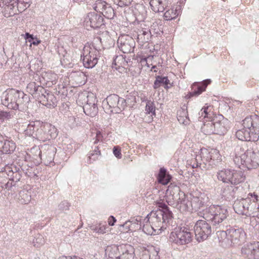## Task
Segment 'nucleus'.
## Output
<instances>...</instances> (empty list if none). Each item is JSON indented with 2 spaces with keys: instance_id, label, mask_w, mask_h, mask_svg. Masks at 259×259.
<instances>
[{
  "instance_id": "a19ab883",
  "label": "nucleus",
  "mask_w": 259,
  "mask_h": 259,
  "mask_svg": "<svg viewBox=\"0 0 259 259\" xmlns=\"http://www.w3.org/2000/svg\"><path fill=\"white\" fill-rule=\"evenodd\" d=\"M201 130L205 135H209L211 134H214L215 129L213 128L212 120L209 121L207 123L204 124L201 127Z\"/></svg>"
},
{
  "instance_id": "4be33fe9",
  "label": "nucleus",
  "mask_w": 259,
  "mask_h": 259,
  "mask_svg": "<svg viewBox=\"0 0 259 259\" xmlns=\"http://www.w3.org/2000/svg\"><path fill=\"white\" fill-rule=\"evenodd\" d=\"M88 98L87 103L83 107V111L87 115L95 117L98 113V107L96 103L97 100L94 96Z\"/></svg>"
},
{
  "instance_id": "a878e982",
  "label": "nucleus",
  "mask_w": 259,
  "mask_h": 259,
  "mask_svg": "<svg viewBox=\"0 0 259 259\" xmlns=\"http://www.w3.org/2000/svg\"><path fill=\"white\" fill-rule=\"evenodd\" d=\"M211 151L209 152L207 149H201L199 154L197 155L195 160L197 162L196 166H200L201 164V161L203 163L206 164L207 162L210 165L211 160Z\"/></svg>"
},
{
  "instance_id": "cd10ccee",
  "label": "nucleus",
  "mask_w": 259,
  "mask_h": 259,
  "mask_svg": "<svg viewBox=\"0 0 259 259\" xmlns=\"http://www.w3.org/2000/svg\"><path fill=\"white\" fill-rule=\"evenodd\" d=\"M167 0H151L150 6L155 12H162L167 7Z\"/></svg>"
},
{
  "instance_id": "0eeeda50",
  "label": "nucleus",
  "mask_w": 259,
  "mask_h": 259,
  "mask_svg": "<svg viewBox=\"0 0 259 259\" xmlns=\"http://www.w3.org/2000/svg\"><path fill=\"white\" fill-rule=\"evenodd\" d=\"M192 235L189 229L186 227L176 228L171 232L169 241L171 244L178 245H186L192 241Z\"/></svg>"
},
{
  "instance_id": "680f3d73",
  "label": "nucleus",
  "mask_w": 259,
  "mask_h": 259,
  "mask_svg": "<svg viewBox=\"0 0 259 259\" xmlns=\"http://www.w3.org/2000/svg\"><path fill=\"white\" fill-rule=\"evenodd\" d=\"M177 119L180 123L183 124L185 125H187V124H189V121H190L188 116L179 117V118H177Z\"/></svg>"
},
{
  "instance_id": "864d4df0",
  "label": "nucleus",
  "mask_w": 259,
  "mask_h": 259,
  "mask_svg": "<svg viewBox=\"0 0 259 259\" xmlns=\"http://www.w3.org/2000/svg\"><path fill=\"white\" fill-rule=\"evenodd\" d=\"M188 116V111L187 110V108L185 106H183V107L181 108L178 111L177 113V118Z\"/></svg>"
},
{
  "instance_id": "412c9836",
  "label": "nucleus",
  "mask_w": 259,
  "mask_h": 259,
  "mask_svg": "<svg viewBox=\"0 0 259 259\" xmlns=\"http://www.w3.org/2000/svg\"><path fill=\"white\" fill-rule=\"evenodd\" d=\"M38 101L41 104L49 108H55L57 105L56 97L47 90L46 93L41 95Z\"/></svg>"
},
{
  "instance_id": "393cba45",
  "label": "nucleus",
  "mask_w": 259,
  "mask_h": 259,
  "mask_svg": "<svg viewBox=\"0 0 259 259\" xmlns=\"http://www.w3.org/2000/svg\"><path fill=\"white\" fill-rule=\"evenodd\" d=\"M211 82L210 79H206L200 83H194L192 85L193 91L189 93L190 96H198L205 90L208 84Z\"/></svg>"
},
{
  "instance_id": "72a5a7b5",
  "label": "nucleus",
  "mask_w": 259,
  "mask_h": 259,
  "mask_svg": "<svg viewBox=\"0 0 259 259\" xmlns=\"http://www.w3.org/2000/svg\"><path fill=\"white\" fill-rule=\"evenodd\" d=\"M171 177L164 168H160L158 176V182L163 184L167 185L170 181Z\"/></svg>"
},
{
  "instance_id": "a211bd4d",
  "label": "nucleus",
  "mask_w": 259,
  "mask_h": 259,
  "mask_svg": "<svg viewBox=\"0 0 259 259\" xmlns=\"http://www.w3.org/2000/svg\"><path fill=\"white\" fill-rule=\"evenodd\" d=\"M85 22L87 25L96 29L104 25L103 16L101 14L93 12L88 14L85 18Z\"/></svg>"
},
{
  "instance_id": "49530a36",
  "label": "nucleus",
  "mask_w": 259,
  "mask_h": 259,
  "mask_svg": "<svg viewBox=\"0 0 259 259\" xmlns=\"http://www.w3.org/2000/svg\"><path fill=\"white\" fill-rule=\"evenodd\" d=\"M42 77L47 82L53 83L56 81V74L51 72H46L42 74Z\"/></svg>"
},
{
  "instance_id": "f257e3e1",
  "label": "nucleus",
  "mask_w": 259,
  "mask_h": 259,
  "mask_svg": "<svg viewBox=\"0 0 259 259\" xmlns=\"http://www.w3.org/2000/svg\"><path fill=\"white\" fill-rule=\"evenodd\" d=\"M166 194L168 204L173 206L181 212L189 211L191 207L197 211L204 205L208 199L204 193H200L198 196L193 195L191 201H189L180 188L174 184H170L168 186Z\"/></svg>"
},
{
  "instance_id": "c85d7f7f",
  "label": "nucleus",
  "mask_w": 259,
  "mask_h": 259,
  "mask_svg": "<svg viewBox=\"0 0 259 259\" xmlns=\"http://www.w3.org/2000/svg\"><path fill=\"white\" fill-rule=\"evenodd\" d=\"M17 199L22 204H28L31 199V191L26 189L21 190L17 196Z\"/></svg>"
},
{
  "instance_id": "79ce46f5",
  "label": "nucleus",
  "mask_w": 259,
  "mask_h": 259,
  "mask_svg": "<svg viewBox=\"0 0 259 259\" xmlns=\"http://www.w3.org/2000/svg\"><path fill=\"white\" fill-rule=\"evenodd\" d=\"M33 90H34V93L31 94V95L34 98L37 100L39 99L41 95L46 93V89L37 83L36 84V88H34Z\"/></svg>"
},
{
  "instance_id": "58836bf2",
  "label": "nucleus",
  "mask_w": 259,
  "mask_h": 259,
  "mask_svg": "<svg viewBox=\"0 0 259 259\" xmlns=\"http://www.w3.org/2000/svg\"><path fill=\"white\" fill-rule=\"evenodd\" d=\"M13 8L17 6L18 11L19 12H22L28 8L30 6L29 2L25 0H17L15 3H12Z\"/></svg>"
},
{
  "instance_id": "dca6fc26",
  "label": "nucleus",
  "mask_w": 259,
  "mask_h": 259,
  "mask_svg": "<svg viewBox=\"0 0 259 259\" xmlns=\"http://www.w3.org/2000/svg\"><path fill=\"white\" fill-rule=\"evenodd\" d=\"M117 44L120 50L125 54L133 52L135 46L134 39L131 36L126 34L119 36Z\"/></svg>"
},
{
  "instance_id": "9b49d317",
  "label": "nucleus",
  "mask_w": 259,
  "mask_h": 259,
  "mask_svg": "<svg viewBox=\"0 0 259 259\" xmlns=\"http://www.w3.org/2000/svg\"><path fill=\"white\" fill-rule=\"evenodd\" d=\"M105 103L107 104V109H110V112L113 113H120L126 106L125 100L116 94L108 96L106 101H104L103 102L104 106Z\"/></svg>"
},
{
  "instance_id": "6e6552de",
  "label": "nucleus",
  "mask_w": 259,
  "mask_h": 259,
  "mask_svg": "<svg viewBox=\"0 0 259 259\" xmlns=\"http://www.w3.org/2000/svg\"><path fill=\"white\" fill-rule=\"evenodd\" d=\"M217 177L219 180L224 183H230L234 185L240 183L244 180L241 172L230 169L219 170L217 173Z\"/></svg>"
},
{
  "instance_id": "09e8293b",
  "label": "nucleus",
  "mask_w": 259,
  "mask_h": 259,
  "mask_svg": "<svg viewBox=\"0 0 259 259\" xmlns=\"http://www.w3.org/2000/svg\"><path fill=\"white\" fill-rule=\"evenodd\" d=\"M33 244L36 247H39L45 243V239L40 234H37L33 240Z\"/></svg>"
},
{
  "instance_id": "6ab92c4d",
  "label": "nucleus",
  "mask_w": 259,
  "mask_h": 259,
  "mask_svg": "<svg viewBox=\"0 0 259 259\" xmlns=\"http://www.w3.org/2000/svg\"><path fill=\"white\" fill-rule=\"evenodd\" d=\"M16 147L13 141L0 134V152L3 154H11L15 150Z\"/></svg>"
},
{
  "instance_id": "69168bd1",
  "label": "nucleus",
  "mask_w": 259,
  "mask_h": 259,
  "mask_svg": "<svg viewBox=\"0 0 259 259\" xmlns=\"http://www.w3.org/2000/svg\"><path fill=\"white\" fill-rule=\"evenodd\" d=\"M102 135L100 131H97L96 133V140L94 142V144H97L102 140Z\"/></svg>"
},
{
  "instance_id": "7c9ffc66",
  "label": "nucleus",
  "mask_w": 259,
  "mask_h": 259,
  "mask_svg": "<svg viewBox=\"0 0 259 259\" xmlns=\"http://www.w3.org/2000/svg\"><path fill=\"white\" fill-rule=\"evenodd\" d=\"M151 37V31L149 28H143L139 29L138 32L137 38L142 43L148 42Z\"/></svg>"
},
{
  "instance_id": "2f4dec72",
  "label": "nucleus",
  "mask_w": 259,
  "mask_h": 259,
  "mask_svg": "<svg viewBox=\"0 0 259 259\" xmlns=\"http://www.w3.org/2000/svg\"><path fill=\"white\" fill-rule=\"evenodd\" d=\"M161 209H159L158 211H160L162 213V220L166 225V223H168L170 220L172 218V213L169 210L168 207L165 204L160 203L159 206Z\"/></svg>"
},
{
  "instance_id": "603ef678",
  "label": "nucleus",
  "mask_w": 259,
  "mask_h": 259,
  "mask_svg": "<svg viewBox=\"0 0 259 259\" xmlns=\"http://www.w3.org/2000/svg\"><path fill=\"white\" fill-rule=\"evenodd\" d=\"M159 80L158 81L160 82L161 84L165 85L164 88L166 89H169L171 86H172L171 84H170V86H168V84H170V81L168 79V77L167 76H158L157 77Z\"/></svg>"
},
{
  "instance_id": "052dcab7",
  "label": "nucleus",
  "mask_w": 259,
  "mask_h": 259,
  "mask_svg": "<svg viewBox=\"0 0 259 259\" xmlns=\"http://www.w3.org/2000/svg\"><path fill=\"white\" fill-rule=\"evenodd\" d=\"M100 155H98L97 153H90L88 156L89 162L91 163L93 161L96 160L97 159H98L99 156Z\"/></svg>"
},
{
  "instance_id": "a18cd8bd",
  "label": "nucleus",
  "mask_w": 259,
  "mask_h": 259,
  "mask_svg": "<svg viewBox=\"0 0 259 259\" xmlns=\"http://www.w3.org/2000/svg\"><path fill=\"white\" fill-rule=\"evenodd\" d=\"M146 113L147 114H152L155 115V106L153 102L150 100H147L145 107Z\"/></svg>"
},
{
  "instance_id": "4d7b16f0",
  "label": "nucleus",
  "mask_w": 259,
  "mask_h": 259,
  "mask_svg": "<svg viewBox=\"0 0 259 259\" xmlns=\"http://www.w3.org/2000/svg\"><path fill=\"white\" fill-rule=\"evenodd\" d=\"M113 153L114 155V156L120 159L122 157V154L121 153V149L119 146H114L113 148Z\"/></svg>"
},
{
  "instance_id": "aec40b11",
  "label": "nucleus",
  "mask_w": 259,
  "mask_h": 259,
  "mask_svg": "<svg viewBox=\"0 0 259 259\" xmlns=\"http://www.w3.org/2000/svg\"><path fill=\"white\" fill-rule=\"evenodd\" d=\"M96 8L101 12L103 16L108 19L114 18L115 12L110 4L105 1H98L96 2Z\"/></svg>"
},
{
  "instance_id": "e433bc0d",
  "label": "nucleus",
  "mask_w": 259,
  "mask_h": 259,
  "mask_svg": "<svg viewBox=\"0 0 259 259\" xmlns=\"http://www.w3.org/2000/svg\"><path fill=\"white\" fill-rule=\"evenodd\" d=\"M211 160L210 165L217 166L222 161V156L219 152L216 150H211Z\"/></svg>"
},
{
  "instance_id": "c756f323",
  "label": "nucleus",
  "mask_w": 259,
  "mask_h": 259,
  "mask_svg": "<svg viewBox=\"0 0 259 259\" xmlns=\"http://www.w3.org/2000/svg\"><path fill=\"white\" fill-rule=\"evenodd\" d=\"M224 229H220L217 231V237L221 243V245L228 247H229V239L228 237V229L224 231Z\"/></svg>"
},
{
  "instance_id": "5701e85b",
  "label": "nucleus",
  "mask_w": 259,
  "mask_h": 259,
  "mask_svg": "<svg viewBox=\"0 0 259 259\" xmlns=\"http://www.w3.org/2000/svg\"><path fill=\"white\" fill-rule=\"evenodd\" d=\"M250 130L244 127L238 130L236 133V136L239 140L243 141H256L257 137L254 136Z\"/></svg>"
},
{
  "instance_id": "bb28decb",
  "label": "nucleus",
  "mask_w": 259,
  "mask_h": 259,
  "mask_svg": "<svg viewBox=\"0 0 259 259\" xmlns=\"http://www.w3.org/2000/svg\"><path fill=\"white\" fill-rule=\"evenodd\" d=\"M237 189L238 187L234 185L225 186L222 190L221 195L226 199L230 200L235 197V194Z\"/></svg>"
},
{
  "instance_id": "338daca9",
  "label": "nucleus",
  "mask_w": 259,
  "mask_h": 259,
  "mask_svg": "<svg viewBox=\"0 0 259 259\" xmlns=\"http://www.w3.org/2000/svg\"><path fill=\"white\" fill-rule=\"evenodd\" d=\"M24 38L26 40H27L28 42H31L32 40L34 39V37L33 34H31L28 32L25 33L24 34Z\"/></svg>"
},
{
  "instance_id": "20e7f679",
  "label": "nucleus",
  "mask_w": 259,
  "mask_h": 259,
  "mask_svg": "<svg viewBox=\"0 0 259 259\" xmlns=\"http://www.w3.org/2000/svg\"><path fill=\"white\" fill-rule=\"evenodd\" d=\"M233 158L235 163L240 166L244 165L248 169L255 168L259 166V151L249 149L245 151L241 146H237Z\"/></svg>"
},
{
  "instance_id": "3c124183",
  "label": "nucleus",
  "mask_w": 259,
  "mask_h": 259,
  "mask_svg": "<svg viewBox=\"0 0 259 259\" xmlns=\"http://www.w3.org/2000/svg\"><path fill=\"white\" fill-rule=\"evenodd\" d=\"M91 229L97 233L104 234L106 233V227L104 225H96L91 227Z\"/></svg>"
},
{
  "instance_id": "7ed1b4c3",
  "label": "nucleus",
  "mask_w": 259,
  "mask_h": 259,
  "mask_svg": "<svg viewBox=\"0 0 259 259\" xmlns=\"http://www.w3.org/2000/svg\"><path fill=\"white\" fill-rule=\"evenodd\" d=\"M229 215L225 206L212 205L203 211V218L210 221L213 228L224 229L227 226V218Z\"/></svg>"
},
{
  "instance_id": "e2e57ef3",
  "label": "nucleus",
  "mask_w": 259,
  "mask_h": 259,
  "mask_svg": "<svg viewBox=\"0 0 259 259\" xmlns=\"http://www.w3.org/2000/svg\"><path fill=\"white\" fill-rule=\"evenodd\" d=\"M210 108V106H206L202 108V111L204 113V118L209 117V116L211 115V114L210 113L211 110L210 109H209Z\"/></svg>"
},
{
  "instance_id": "b1692460",
  "label": "nucleus",
  "mask_w": 259,
  "mask_h": 259,
  "mask_svg": "<svg viewBox=\"0 0 259 259\" xmlns=\"http://www.w3.org/2000/svg\"><path fill=\"white\" fill-rule=\"evenodd\" d=\"M85 77V75L82 72H72L69 76V82L74 87L80 86L84 84Z\"/></svg>"
},
{
  "instance_id": "de8ad7c7",
  "label": "nucleus",
  "mask_w": 259,
  "mask_h": 259,
  "mask_svg": "<svg viewBox=\"0 0 259 259\" xmlns=\"http://www.w3.org/2000/svg\"><path fill=\"white\" fill-rule=\"evenodd\" d=\"M114 5L119 7L124 8L130 6L132 3L131 0H111Z\"/></svg>"
},
{
  "instance_id": "c03bdc74",
  "label": "nucleus",
  "mask_w": 259,
  "mask_h": 259,
  "mask_svg": "<svg viewBox=\"0 0 259 259\" xmlns=\"http://www.w3.org/2000/svg\"><path fill=\"white\" fill-rule=\"evenodd\" d=\"M141 220V219L140 218H139V219H138L137 218L136 219H133L131 221V222L132 223L131 227H133H133L135 229H140L142 228V227H143V230H144V231H145V230L147 229V228L149 227V225L148 224H146L143 225L142 226Z\"/></svg>"
},
{
  "instance_id": "f8f14e48",
  "label": "nucleus",
  "mask_w": 259,
  "mask_h": 259,
  "mask_svg": "<svg viewBox=\"0 0 259 259\" xmlns=\"http://www.w3.org/2000/svg\"><path fill=\"white\" fill-rule=\"evenodd\" d=\"M194 231L196 240L202 242L206 240L212 233V228L205 220H198L194 227Z\"/></svg>"
},
{
  "instance_id": "423d86ee",
  "label": "nucleus",
  "mask_w": 259,
  "mask_h": 259,
  "mask_svg": "<svg viewBox=\"0 0 259 259\" xmlns=\"http://www.w3.org/2000/svg\"><path fill=\"white\" fill-rule=\"evenodd\" d=\"M100 57V53L94 44L85 45L84 46L81 59L85 68L90 69L94 67Z\"/></svg>"
},
{
  "instance_id": "5fc2aeb1",
  "label": "nucleus",
  "mask_w": 259,
  "mask_h": 259,
  "mask_svg": "<svg viewBox=\"0 0 259 259\" xmlns=\"http://www.w3.org/2000/svg\"><path fill=\"white\" fill-rule=\"evenodd\" d=\"M36 82L34 81H31L29 82L26 87V92L29 93L30 94H34V90H33V89H34V88H36Z\"/></svg>"
},
{
  "instance_id": "39448f33",
  "label": "nucleus",
  "mask_w": 259,
  "mask_h": 259,
  "mask_svg": "<svg viewBox=\"0 0 259 259\" xmlns=\"http://www.w3.org/2000/svg\"><path fill=\"white\" fill-rule=\"evenodd\" d=\"M258 195L254 193H249L246 198L237 199L233 204V208L238 214L251 216L258 207H256V202L258 200Z\"/></svg>"
},
{
  "instance_id": "1a4fd4ad",
  "label": "nucleus",
  "mask_w": 259,
  "mask_h": 259,
  "mask_svg": "<svg viewBox=\"0 0 259 259\" xmlns=\"http://www.w3.org/2000/svg\"><path fill=\"white\" fill-rule=\"evenodd\" d=\"M162 213L158 210L155 211H152L151 213L147 215V221L149 222V227H150L151 230H147L148 231V234H153L154 233H158L159 231L163 230L166 229V225L164 224L162 220Z\"/></svg>"
},
{
  "instance_id": "0e129e2a",
  "label": "nucleus",
  "mask_w": 259,
  "mask_h": 259,
  "mask_svg": "<svg viewBox=\"0 0 259 259\" xmlns=\"http://www.w3.org/2000/svg\"><path fill=\"white\" fill-rule=\"evenodd\" d=\"M140 259H151V256L147 250L142 251Z\"/></svg>"
},
{
  "instance_id": "774afa93",
  "label": "nucleus",
  "mask_w": 259,
  "mask_h": 259,
  "mask_svg": "<svg viewBox=\"0 0 259 259\" xmlns=\"http://www.w3.org/2000/svg\"><path fill=\"white\" fill-rule=\"evenodd\" d=\"M69 122H71L73 125H76L78 121V118H76L74 116H71L69 117Z\"/></svg>"
},
{
  "instance_id": "37998d69",
  "label": "nucleus",
  "mask_w": 259,
  "mask_h": 259,
  "mask_svg": "<svg viewBox=\"0 0 259 259\" xmlns=\"http://www.w3.org/2000/svg\"><path fill=\"white\" fill-rule=\"evenodd\" d=\"M249 250L250 251L251 255L255 259H259V242L251 244L249 247Z\"/></svg>"
},
{
  "instance_id": "8fccbe9b",
  "label": "nucleus",
  "mask_w": 259,
  "mask_h": 259,
  "mask_svg": "<svg viewBox=\"0 0 259 259\" xmlns=\"http://www.w3.org/2000/svg\"><path fill=\"white\" fill-rule=\"evenodd\" d=\"M177 11L173 9H168L167 10L164 14V18L166 20H170L174 19L177 17Z\"/></svg>"
},
{
  "instance_id": "f03ea898",
  "label": "nucleus",
  "mask_w": 259,
  "mask_h": 259,
  "mask_svg": "<svg viewBox=\"0 0 259 259\" xmlns=\"http://www.w3.org/2000/svg\"><path fill=\"white\" fill-rule=\"evenodd\" d=\"M29 98L23 92L13 89L6 91L1 97L2 104L8 108L26 111L29 104Z\"/></svg>"
},
{
  "instance_id": "9d476101",
  "label": "nucleus",
  "mask_w": 259,
  "mask_h": 259,
  "mask_svg": "<svg viewBox=\"0 0 259 259\" xmlns=\"http://www.w3.org/2000/svg\"><path fill=\"white\" fill-rule=\"evenodd\" d=\"M57 136V129L54 126L40 122V126L36 130L35 138L40 141L45 142L55 138Z\"/></svg>"
},
{
  "instance_id": "bf43d9fd",
  "label": "nucleus",
  "mask_w": 259,
  "mask_h": 259,
  "mask_svg": "<svg viewBox=\"0 0 259 259\" xmlns=\"http://www.w3.org/2000/svg\"><path fill=\"white\" fill-rule=\"evenodd\" d=\"M11 114L10 112L0 110V119L4 120L6 119H9L11 118Z\"/></svg>"
},
{
  "instance_id": "6e6d98bb",
  "label": "nucleus",
  "mask_w": 259,
  "mask_h": 259,
  "mask_svg": "<svg viewBox=\"0 0 259 259\" xmlns=\"http://www.w3.org/2000/svg\"><path fill=\"white\" fill-rule=\"evenodd\" d=\"M70 204L67 201H63L58 205V208L60 210H67L69 209Z\"/></svg>"
},
{
  "instance_id": "2eb2a0df",
  "label": "nucleus",
  "mask_w": 259,
  "mask_h": 259,
  "mask_svg": "<svg viewBox=\"0 0 259 259\" xmlns=\"http://www.w3.org/2000/svg\"><path fill=\"white\" fill-rule=\"evenodd\" d=\"M56 152V148L50 145L45 144L39 151V155L45 165H51L54 163V159Z\"/></svg>"
},
{
  "instance_id": "4c0bfd02",
  "label": "nucleus",
  "mask_w": 259,
  "mask_h": 259,
  "mask_svg": "<svg viewBox=\"0 0 259 259\" xmlns=\"http://www.w3.org/2000/svg\"><path fill=\"white\" fill-rule=\"evenodd\" d=\"M124 63L125 60L122 56H116L112 63V68H115L116 70H118L119 71H121L124 69V68L122 66V64Z\"/></svg>"
},
{
  "instance_id": "473e14b6",
  "label": "nucleus",
  "mask_w": 259,
  "mask_h": 259,
  "mask_svg": "<svg viewBox=\"0 0 259 259\" xmlns=\"http://www.w3.org/2000/svg\"><path fill=\"white\" fill-rule=\"evenodd\" d=\"M225 120H221L213 118L212 120L214 134L222 135L226 133L227 129L225 126Z\"/></svg>"
},
{
  "instance_id": "4468645a",
  "label": "nucleus",
  "mask_w": 259,
  "mask_h": 259,
  "mask_svg": "<svg viewBox=\"0 0 259 259\" xmlns=\"http://www.w3.org/2000/svg\"><path fill=\"white\" fill-rule=\"evenodd\" d=\"M7 176L11 182L16 186L17 183L20 181L23 171L20 166H17L15 164L6 165L4 167Z\"/></svg>"
},
{
  "instance_id": "f3484780",
  "label": "nucleus",
  "mask_w": 259,
  "mask_h": 259,
  "mask_svg": "<svg viewBox=\"0 0 259 259\" xmlns=\"http://www.w3.org/2000/svg\"><path fill=\"white\" fill-rule=\"evenodd\" d=\"M242 125L246 128H248L254 135L257 137V140L259 138V128L256 127L257 124L259 123V115L253 114L246 117L242 121Z\"/></svg>"
},
{
  "instance_id": "13d9d810",
  "label": "nucleus",
  "mask_w": 259,
  "mask_h": 259,
  "mask_svg": "<svg viewBox=\"0 0 259 259\" xmlns=\"http://www.w3.org/2000/svg\"><path fill=\"white\" fill-rule=\"evenodd\" d=\"M125 101L130 103L131 104H134L136 102V96L132 94H129L126 96Z\"/></svg>"
},
{
  "instance_id": "ddd939ff",
  "label": "nucleus",
  "mask_w": 259,
  "mask_h": 259,
  "mask_svg": "<svg viewBox=\"0 0 259 259\" xmlns=\"http://www.w3.org/2000/svg\"><path fill=\"white\" fill-rule=\"evenodd\" d=\"M228 235L229 239V247L240 245L243 243L246 239V234L241 228H231L228 229Z\"/></svg>"
},
{
  "instance_id": "ea45409f",
  "label": "nucleus",
  "mask_w": 259,
  "mask_h": 259,
  "mask_svg": "<svg viewBox=\"0 0 259 259\" xmlns=\"http://www.w3.org/2000/svg\"><path fill=\"white\" fill-rule=\"evenodd\" d=\"M120 247L113 245L112 246H108L105 250L106 254H108L109 257L112 259H116V257H118L117 252L119 251Z\"/></svg>"
},
{
  "instance_id": "c9c22d12",
  "label": "nucleus",
  "mask_w": 259,
  "mask_h": 259,
  "mask_svg": "<svg viewBox=\"0 0 259 259\" xmlns=\"http://www.w3.org/2000/svg\"><path fill=\"white\" fill-rule=\"evenodd\" d=\"M6 176L7 174L4 170L0 171V187L3 188L10 189L14 186V184H13L9 181L8 177L5 179Z\"/></svg>"
},
{
  "instance_id": "f704fd0d",
  "label": "nucleus",
  "mask_w": 259,
  "mask_h": 259,
  "mask_svg": "<svg viewBox=\"0 0 259 259\" xmlns=\"http://www.w3.org/2000/svg\"><path fill=\"white\" fill-rule=\"evenodd\" d=\"M40 121L38 120L30 122L27 125V128L24 131L25 134L35 138V132H34V129L37 130L38 127L40 126Z\"/></svg>"
}]
</instances>
